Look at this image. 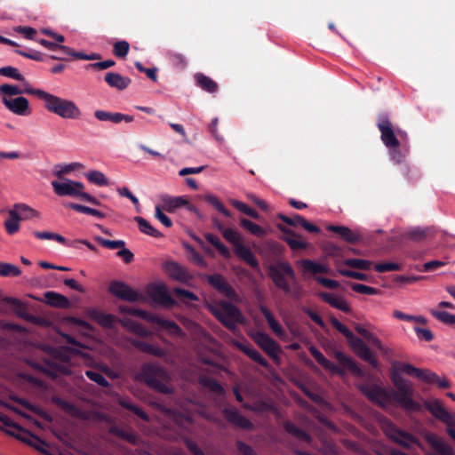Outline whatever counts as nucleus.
Instances as JSON below:
<instances>
[{
	"label": "nucleus",
	"mask_w": 455,
	"mask_h": 455,
	"mask_svg": "<svg viewBox=\"0 0 455 455\" xmlns=\"http://www.w3.org/2000/svg\"><path fill=\"white\" fill-rule=\"evenodd\" d=\"M261 314L266 318L269 328L277 335L281 336L283 334V330L280 323L276 321L271 311L264 305L259 306Z\"/></svg>",
	"instance_id": "obj_43"
},
{
	"label": "nucleus",
	"mask_w": 455,
	"mask_h": 455,
	"mask_svg": "<svg viewBox=\"0 0 455 455\" xmlns=\"http://www.w3.org/2000/svg\"><path fill=\"white\" fill-rule=\"evenodd\" d=\"M237 347L244 353L252 361L258 363L259 365L267 367L268 365L267 361L256 350L253 346L250 343H238Z\"/></svg>",
	"instance_id": "obj_37"
},
{
	"label": "nucleus",
	"mask_w": 455,
	"mask_h": 455,
	"mask_svg": "<svg viewBox=\"0 0 455 455\" xmlns=\"http://www.w3.org/2000/svg\"><path fill=\"white\" fill-rule=\"evenodd\" d=\"M219 307L214 315L228 330L234 331L236 329L238 323H245V317L235 305L226 300H221Z\"/></svg>",
	"instance_id": "obj_7"
},
{
	"label": "nucleus",
	"mask_w": 455,
	"mask_h": 455,
	"mask_svg": "<svg viewBox=\"0 0 455 455\" xmlns=\"http://www.w3.org/2000/svg\"><path fill=\"white\" fill-rule=\"evenodd\" d=\"M434 236V230L431 228L416 227L406 230L401 235L402 240H411L414 243H421Z\"/></svg>",
	"instance_id": "obj_24"
},
{
	"label": "nucleus",
	"mask_w": 455,
	"mask_h": 455,
	"mask_svg": "<svg viewBox=\"0 0 455 455\" xmlns=\"http://www.w3.org/2000/svg\"><path fill=\"white\" fill-rule=\"evenodd\" d=\"M6 433L12 436L16 437L26 444L35 448L36 451L44 455L48 453V451L45 449L47 443L24 428H22L20 433H16L15 431L11 430H7Z\"/></svg>",
	"instance_id": "obj_16"
},
{
	"label": "nucleus",
	"mask_w": 455,
	"mask_h": 455,
	"mask_svg": "<svg viewBox=\"0 0 455 455\" xmlns=\"http://www.w3.org/2000/svg\"><path fill=\"white\" fill-rule=\"evenodd\" d=\"M47 304L59 308H68L70 302L67 297L54 291H47L44 294Z\"/></svg>",
	"instance_id": "obj_41"
},
{
	"label": "nucleus",
	"mask_w": 455,
	"mask_h": 455,
	"mask_svg": "<svg viewBox=\"0 0 455 455\" xmlns=\"http://www.w3.org/2000/svg\"><path fill=\"white\" fill-rule=\"evenodd\" d=\"M344 264L347 267L357 268L360 270H369L371 266V262L362 259H347Z\"/></svg>",
	"instance_id": "obj_61"
},
{
	"label": "nucleus",
	"mask_w": 455,
	"mask_h": 455,
	"mask_svg": "<svg viewBox=\"0 0 455 455\" xmlns=\"http://www.w3.org/2000/svg\"><path fill=\"white\" fill-rule=\"evenodd\" d=\"M311 355L315 358V360L325 370H328L336 374H343V371L337 366L334 363L328 360L323 353L316 348L315 346H310L308 348Z\"/></svg>",
	"instance_id": "obj_29"
},
{
	"label": "nucleus",
	"mask_w": 455,
	"mask_h": 455,
	"mask_svg": "<svg viewBox=\"0 0 455 455\" xmlns=\"http://www.w3.org/2000/svg\"><path fill=\"white\" fill-rule=\"evenodd\" d=\"M424 407L435 418L446 425V433L455 441V419L453 416L446 411L442 403L437 399L426 400L424 401Z\"/></svg>",
	"instance_id": "obj_10"
},
{
	"label": "nucleus",
	"mask_w": 455,
	"mask_h": 455,
	"mask_svg": "<svg viewBox=\"0 0 455 455\" xmlns=\"http://www.w3.org/2000/svg\"><path fill=\"white\" fill-rule=\"evenodd\" d=\"M108 291L112 295L124 301L135 302L140 299V294L122 281H112Z\"/></svg>",
	"instance_id": "obj_15"
},
{
	"label": "nucleus",
	"mask_w": 455,
	"mask_h": 455,
	"mask_svg": "<svg viewBox=\"0 0 455 455\" xmlns=\"http://www.w3.org/2000/svg\"><path fill=\"white\" fill-rule=\"evenodd\" d=\"M109 433L121 438L122 440L128 442L131 444H137L138 443V436L135 434L128 432L117 426L111 427Z\"/></svg>",
	"instance_id": "obj_47"
},
{
	"label": "nucleus",
	"mask_w": 455,
	"mask_h": 455,
	"mask_svg": "<svg viewBox=\"0 0 455 455\" xmlns=\"http://www.w3.org/2000/svg\"><path fill=\"white\" fill-rule=\"evenodd\" d=\"M104 81L108 86L120 91L126 89L132 83L131 78L115 72H108L105 75Z\"/></svg>",
	"instance_id": "obj_30"
},
{
	"label": "nucleus",
	"mask_w": 455,
	"mask_h": 455,
	"mask_svg": "<svg viewBox=\"0 0 455 455\" xmlns=\"http://www.w3.org/2000/svg\"><path fill=\"white\" fill-rule=\"evenodd\" d=\"M359 390L369 401L385 408L390 403V392L378 384L365 382L359 386Z\"/></svg>",
	"instance_id": "obj_13"
},
{
	"label": "nucleus",
	"mask_w": 455,
	"mask_h": 455,
	"mask_svg": "<svg viewBox=\"0 0 455 455\" xmlns=\"http://www.w3.org/2000/svg\"><path fill=\"white\" fill-rule=\"evenodd\" d=\"M283 427L290 435L294 436L295 438L307 443L312 442L311 435L303 429L297 427L293 422L286 420L283 422Z\"/></svg>",
	"instance_id": "obj_38"
},
{
	"label": "nucleus",
	"mask_w": 455,
	"mask_h": 455,
	"mask_svg": "<svg viewBox=\"0 0 455 455\" xmlns=\"http://www.w3.org/2000/svg\"><path fill=\"white\" fill-rule=\"evenodd\" d=\"M331 323L346 337L349 346L362 360L369 363L374 368L378 366V361L362 339L356 337L345 324L335 317L331 318Z\"/></svg>",
	"instance_id": "obj_5"
},
{
	"label": "nucleus",
	"mask_w": 455,
	"mask_h": 455,
	"mask_svg": "<svg viewBox=\"0 0 455 455\" xmlns=\"http://www.w3.org/2000/svg\"><path fill=\"white\" fill-rule=\"evenodd\" d=\"M221 412L224 418L235 427L243 429H251L253 427V424L235 407L226 406Z\"/></svg>",
	"instance_id": "obj_18"
},
{
	"label": "nucleus",
	"mask_w": 455,
	"mask_h": 455,
	"mask_svg": "<svg viewBox=\"0 0 455 455\" xmlns=\"http://www.w3.org/2000/svg\"><path fill=\"white\" fill-rule=\"evenodd\" d=\"M268 275L275 287L299 300L305 295L303 286L298 282L296 273L289 262L278 261L268 267Z\"/></svg>",
	"instance_id": "obj_1"
},
{
	"label": "nucleus",
	"mask_w": 455,
	"mask_h": 455,
	"mask_svg": "<svg viewBox=\"0 0 455 455\" xmlns=\"http://www.w3.org/2000/svg\"><path fill=\"white\" fill-rule=\"evenodd\" d=\"M94 116L100 121H108L114 124H119L123 121L131 123L134 120L133 116L124 115L119 112L112 113L100 109L94 112Z\"/></svg>",
	"instance_id": "obj_28"
},
{
	"label": "nucleus",
	"mask_w": 455,
	"mask_h": 455,
	"mask_svg": "<svg viewBox=\"0 0 455 455\" xmlns=\"http://www.w3.org/2000/svg\"><path fill=\"white\" fill-rule=\"evenodd\" d=\"M0 267V276H19L21 274L20 268L11 263L1 261Z\"/></svg>",
	"instance_id": "obj_58"
},
{
	"label": "nucleus",
	"mask_w": 455,
	"mask_h": 455,
	"mask_svg": "<svg viewBox=\"0 0 455 455\" xmlns=\"http://www.w3.org/2000/svg\"><path fill=\"white\" fill-rule=\"evenodd\" d=\"M68 206L70 209H72V210H74V211H76L77 212H81V213H84V214H89V215L97 217L99 219H104L106 217L105 213H103L102 212L98 211V210L93 209V208H91V207H88V206H85V205H82V204H75V203H70V204H68Z\"/></svg>",
	"instance_id": "obj_51"
},
{
	"label": "nucleus",
	"mask_w": 455,
	"mask_h": 455,
	"mask_svg": "<svg viewBox=\"0 0 455 455\" xmlns=\"http://www.w3.org/2000/svg\"><path fill=\"white\" fill-rule=\"evenodd\" d=\"M204 200L209 204L212 205L216 210L221 212L226 217H231V212L228 211L224 204L219 200V198L212 194L205 195Z\"/></svg>",
	"instance_id": "obj_53"
},
{
	"label": "nucleus",
	"mask_w": 455,
	"mask_h": 455,
	"mask_svg": "<svg viewBox=\"0 0 455 455\" xmlns=\"http://www.w3.org/2000/svg\"><path fill=\"white\" fill-rule=\"evenodd\" d=\"M118 403L122 408H124V409L133 412L140 419H141L145 421L149 420L148 415L140 407H139L136 404H133L128 399H120L118 401Z\"/></svg>",
	"instance_id": "obj_48"
},
{
	"label": "nucleus",
	"mask_w": 455,
	"mask_h": 455,
	"mask_svg": "<svg viewBox=\"0 0 455 455\" xmlns=\"http://www.w3.org/2000/svg\"><path fill=\"white\" fill-rule=\"evenodd\" d=\"M278 228L286 235V236L283 237V241L287 243L292 251L306 250L308 248V243L299 239V235L295 234L290 228L282 225H278Z\"/></svg>",
	"instance_id": "obj_26"
},
{
	"label": "nucleus",
	"mask_w": 455,
	"mask_h": 455,
	"mask_svg": "<svg viewBox=\"0 0 455 455\" xmlns=\"http://www.w3.org/2000/svg\"><path fill=\"white\" fill-rule=\"evenodd\" d=\"M195 80L197 86H199L202 90L209 93H214L219 89L218 84L211 77L205 76L204 74H196Z\"/></svg>",
	"instance_id": "obj_40"
},
{
	"label": "nucleus",
	"mask_w": 455,
	"mask_h": 455,
	"mask_svg": "<svg viewBox=\"0 0 455 455\" xmlns=\"http://www.w3.org/2000/svg\"><path fill=\"white\" fill-rule=\"evenodd\" d=\"M34 235L41 240H55L62 244H65L67 246H70L71 243H69L64 236L52 232H41V231H35Z\"/></svg>",
	"instance_id": "obj_52"
},
{
	"label": "nucleus",
	"mask_w": 455,
	"mask_h": 455,
	"mask_svg": "<svg viewBox=\"0 0 455 455\" xmlns=\"http://www.w3.org/2000/svg\"><path fill=\"white\" fill-rule=\"evenodd\" d=\"M96 241L101 244L103 247L110 249V250H116L120 249L122 250L125 246V243L123 240H108L101 236H97Z\"/></svg>",
	"instance_id": "obj_63"
},
{
	"label": "nucleus",
	"mask_w": 455,
	"mask_h": 455,
	"mask_svg": "<svg viewBox=\"0 0 455 455\" xmlns=\"http://www.w3.org/2000/svg\"><path fill=\"white\" fill-rule=\"evenodd\" d=\"M4 105L12 113L18 116H28L31 113L28 100L24 97L15 99L3 98Z\"/></svg>",
	"instance_id": "obj_22"
},
{
	"label": "nucleus",
	"mask_w": 455,
	"mask_h": 455,
	"mask_svg": "<svg viewBox=\"0 0 455 455\" xmlns=\"http://www.w3.org/2000/svg\"><path fill=\"white\" fill-rule=\"evenodd\" d=\"M426 441L434 450L431 455H455L452 447L435 434L427 435Z\"/></svg>",
	"instance_id": "obj_25"
},
{
	"label": "nucleus",
	"mask_w": 455,
	"mask_h": 455,
	"mask_svg": "<svg viewBox=\"0 0 455 455\" xmlns=\"http://www.w3.org/2000/svg\"><path fill=\"white\" fill-rule=\"evenodd\" d=\"M377 126L380 132V139L387 148H399L401 139L406 137V132L398 130L395 133L393 124L386 115H381L378 118Z\"/></svg>",
	"instance_id": "obj_11"
},
{
	"label": "nucleus",
	"mask_w": 455,
	"mask_h": 455,
	"mask_svg": "<svg viewBox=\"0 0 455 455\" xmlns=\"http://www.w3.org/2000/svg\"><path fill=\"white\" fill-rule=\"evenodd\" d=\"M204 237L208 243H210L212 246L216 248V250L222 257L226 259H228L230 257V251L228 248L220 241V239L217 235L211 233H207L205 234Z\"/></svg>",
	"instance_id": "obj_46"
},
{
	"label": "nucleus",
	"mask_w": 455,
	"mask_h": 455,
	"mask_svg": "<svg viewBox=\"0 0 455 455\" xmlns=\"http://www.w3.org/2000/svg\"><path fill=\"white\" fill-rule=\"evenodd\" d=\"M43 101L44 107L48 112L63 119H79L82 116L80 108L71 100L47 92Z\"/></svg>",
	"instance_id": "obj_4"
},
{
	"label": "nucleus",
	"mask_w": 455,
	"mask_h": 455,
	"mask_svg": "<svg viewBox=\"0 0 455 455\" xmlns=\"http://www.w3.org/2000/svg\"><path fill=\"white\" fill-rule=\"evenodd\" d=\"M123 324L139 336L148 337L149 335V331L140 323L126 320L123 322Z\"/></svg>",
	"instance_id": "obj_60"
},
{
	"label": "nucleus",
	"mask_w": 455,
	"mask_h": 455,
	"mask_svg": "<svg viewBox=\"0 0 455 455\" xmlns=\"http://www.w3.org/2000/svg\"><path fill=\"white\" fill-rule=\"evenodd\" d=\"M235 253L243 260H244L250 267L256 269L259 268V264L253 252L243 245V243H237L235 248Z\"/></svg>",
	"instance_id": "obj_33"
},
{
	"label": "nucleus",
	"mask_w": 455,
	"mask_h": 455,
	"mask_svg": "<svg viewBox=\"0 0 455 455\" xmlns=\"http://www.w3.org/2000/svg\"><path fill=\"white\" fill-rule=\"evenodd\" d=\"M22 82L23 89H21L22 94L27 93L33 95L36 97L37 99L44 100L45 98L47 92L41 90V89H35L32 87V85L29 84L28 81H27L25 78Z\"/></svg>",
	"instance_id": "obj_57"
},
{
	"label": "nucleus",
	"mask_w": 455,
	"mask_h": 455,
	"mask_svg": "<svg viewBox=\"0 0 455 455\" xmlns=\"http://www.w3.org/2000/svg\"><path fill=\"white\" fill-rule=\"evenodd\" d=\"M140 379L150 388L162 394L172 393V388L167 386L169 375L165 369L155 363H144L139 373Z\"/></svg>",
	"instance_id": "obj_3"
},
{
	"label": "nucleus",
	"mask_w": 455,
	"mask_h": 455,
	"mask_svg": "<svg viewBox=\"0 0 455 455\" xmlns=\"http://www.w3.org/2000/svg\"><path fill=\"white\" fill-rule=\"evenodd\" d=\"M164 269L172 279L180 283H188L192 280V275L187 268L176 261H168L164 263Z\"/></svg>",
	"instance_id": "obj_20"
},
{
	"label": "nucleus",
	"mask_w": 455,
	"mask_h": 455,
	"mask_svg": "<svg viewBox=\"0 0 455 455\" xmlns=\"http://www.w3.org/2000/svg\"><path fill=\"white\" fill-rule=\"evenodd\" d=\"M52 186L54 193L60 196H73L81 198V194L84 193L83 191L84 186L82 182L74 181L68 179L64 180L63 182L53 180L52 181Z\"/></svg>",
	"instance_id": "obj_14"
},
{
	"label": "nucleus",
	"mask_w": 455,
	"mask_h": 455,
	"mask_svg": "<svg viewBox=\"0 0 455 455\" xmlns=\"http://www.w3.org/2000/svg\"><path fill=\"white\" fill-rule=\"evenodd\" d=\"M401 371L409 376H413L422 380L427 384H435L440 388H449L451 387L447 379H441L435 372L427 369L417 368L409 363H403Z\"/></svg>",
	"instance_id": "obj_9"
},
{
	"label": "nucleus",
	"mask_w": 455,
	"mask_h": 455,
	"mask_svg": "<svg viewBox=\"0 0 455 455\" xmlns=\"http://www.w3.org/2000/svg\"><path fill=\"white\" fill-rule=\"evenodd\" d=\"M240 225L243 228L247 229L251 234L259 237H262L265 235L264 229L259 225L247 219L242 218L240 220Z\"/></svg>",
	"instance_id": "obj_54"
},
{
	"label": "nucleus",
	"mask_w": 455,
	"mask_h": 455,
	"mask_svg": "<svg viewBox=\"0 0 455 455\" xmlns=\"http://www.w3.org/2000/svg\"><path fill=\"white\" fill-rule=\"evenodd\" d=\"M430 314L434 318H435L439 322L446 325L455 327V315L438 309H431Z\"/></svg>",
	"instance_id": "obj_49"
},
{
	"label": "nucleus",
	"mask_w": 455,
	"mask_h": 455,
	"mask_svg": "<svg viewBox=\"0 0 455 455\" xmlns=\"http://www.w3.org/2000/svg\"><path fill=\"white\" fill-rule=\"evenodd\" d=\"M327 229L338 234L343 240L349 243H355L361 239L359 233L353 231L345 226L330 225L327 227Z\"/></svg>",
	"instance_id": "obj_32"
},
{
	"label": "nucleus",
	"mask_w": 455,
	"mask_h": 455,
	"mask_svg": "<svg viewBox=\"0 0 455 455\" xmlns=\"http://www.w3.org/2000/svg\"><path fill=\"white\" fill-rule=\"evenodd\" d=\"M221 412L224 418L235 427L243 429H251L253 427V424L235 407L226 406Z\"/></svg>",
	"instance_id": "obj_19"
},
{
	"label": "nucleus",
	"mask_w": 455,
	"mask_h": 455,
	"mask_svg": "<svg viewBox=\"0 0 455 455\" xmlns=\"http://www.w3.org/2000/svg\"><path fill=\"white\" fill-rule=\"evenodd\" d=\"M277 217L279 220H283L289 226H301L305 230L313 234H318L320 232V228L317 226L308 222L306 219H304L302 216L299 214H293L292 216L289 217L284 214L279 213Z\"/></svg>",
	"instance_id": "obj_23"
},
{
	"label": "nucleus",
	"mask_w": 455,
	"mask_h": 455,
	"mask_svg": "<svg viewBox=\"0 0 455 455\" xmlns=\"http://www.w3.org/2000/svg\"><path fill=\"white\" fill-rule=\"evenodd\" d=\"M0 76L10 77L18 81H23L24 76L20 73L18 68L12 66L0 68Z\"/></svg>",
	"instance_id": "obj_62"
},
{
	"label": "nucleus",
	"mask_w": 455,
	"mask_h": 455,
	"mask_svg": "<svg viewBox=\"0 0 455 455\" xmlns=\"http://www.w3.org/2000/svg\"><path fill=\"white\" fill-rule=\"evenodd\" d=\"M149 296L157 304L167 307L176 306L175 299L169 294L166 287L163 284L154 285L149 291Z\"/></svg>",
	"instance_id": "obj_21"
},
{
	"label": "nucleus",
	"mask_w": 455,
	"mask_h": 455,
	"mask_svg": "<svg viewBox=\"0 0 455 455\" xmlns=\"http://www.w3.org/2000/svg\"><path fill=\"white\" fill-rule=\"evenodd\" d=\"M131 343L135 348L139 349L140 351H141L143 353L148 354V355H155L157 357H162L165 354L164 350L162 347L153 345V344H149L146 341H142L140 339H133V340H132Z\"/></svg>",
	"instance_id": "obj_35"
},
{
	"label": "nucleus",
	"mask_w": 455,
	"mask_h": 455,
	"mask_svg": "<svg viewBox=\"0 0 455 455\" xmlns=\"http://www.w3.org/2000/svg\"><path fill=\"white\" fill-rule=\"evenodd\" d=\"M317 296L325 303L329 304L331 307L339 309L344 313H350L351 307L348 303L343 299L342 298L336 297L331 293L326 291H320L317 293Z\"/></svg>",
	"instance_id": "obj_27"
},
{
	"label": "nucleus",
	"mask_w": 455,
	"mask_h": 455,
	"mask_svg": "<svg viewBox=\"0 0 455 455\" xmlns=\"http://www.w3.org/2000/svg\"><path fill=\"white\" fill-rule=\"evenodd\" d=\"M130 44L127 41L122 40L114 44L113 53L116 57L124 59L129 53Z\"/></svg>",
	"instance_id": "obj_59"
},
{
	"label": "nucleus",
	"mask_w": 455,
	"mask_h": 455,
	"mask_svg": "<svg viewBox=\"0 0 455 455\" xmlns=\"http://www.w3.org/2000/svg\"><path fill=\"white\" fill-rule=\"evenodd\" d=\"M20 219L12 210L9 211L8 219L4 221V227L9 235H14L20 229Z\"/></svg>",
	"instance_id": "obj_50"
},
{
	"label": "nucleus",
	"mask_w": 455,
	"mask_h": 455,
	"mask_svg": "<svg viewBox=\"0 0 455 455\" xmlns=\"http://www.w3.org/2000/svg\"><path fill=\"white\" fill-rule=\"evenodd\" d=\"M391 380L395 390L389 389L390 402H395L408 411H420L422 410L421 404L412 399L414 393L412 384L397 372L391 374Z\"/></svg>",
	"instance_id": "obj_2"
},
{
	"label": "nucleus",
	"mask_w": 455,
	"mask_h": 455,
	"mask_svg": "<svg viewBox=\"0 0 455 455\" xmlns=\"http://www.w3.org/2000/svg\"><path fill=\"white\" fill-rule=\"evenodd\" d=\"M199 384L209 389L210 391L216 393L218 395H223L225 394L224 387L213 378L203 375L198 379Z\"/></svg>",
	"instance_id": "obj_42"
},
{
	"label": "nucleus",
	"mask_w": 455,
	"mask_h": 455,
	"mask_svg": "<svg viewBox=\"0 0 455 455\" xmlns=\"http://www.w3.org/2000/svg\"><path fill=\"white\" fill-rule=\"evenodd\" d=\"M351 289L357 293L366 295H377L380 292L377 288L357 283H351Z\"/></svg>",
	"instance_id": "obj_64"
},
{
	"label": "nucleus",
	"mask_w": 455,
	"mask_h": 455,
	"mask_svg": "<svg viewBox=\"0 0 455 455\" xmlns=\"http://www.w3.org/2000/svg\"><path fill=\"white\" fill-rule=\"evenodd\" d=\"M119 311L121 313L138 316L148 323H156L159 327L167 330L171 335L177 337H181L184 335L182 329L174 321L164 319L148 311L140 308H132L128 306H120Z\"/></svg>",
	"instance_id": "obj_6"
},
{
	"label": "nucleus",
	"mask_w": 455,
	"mask_h": 455,
	"mask_svg": "<svg viewBox=\"0 0 455 455\" xmlns=\"http://www.w3.org/2000/svg\"><path fill=\"white\" fill-rule=\"evenodd\" d=\"M335 358L338 360V362L343 368L347 369L353 374H355L356 376L363 375V371L357 365V363L351 357L345 355L343 352H340V351L335 352Z\"/></svg>",
	"instance_id": "obj_34"
},
{
	"label": "nucleus",
	"mask_w": 455,
	"mask_h": 455,
	"mask_svg": "<svg viewBox=\"0 0 455 455\" xmlns=\"http://www.w3.org/2000/svg\"><path fill=\"white\" fill-rule=\"evenodd\" d=\"M87 180L95 185L98 186H108V180L106 176L100 171H91L86 173Z\"/></svg>",
	"instance_id": "obj_56"
},
{
	"label": "nucleus",
	"mask_w": 455,
	"mask_h": 455,
	"mask_svg": "<svg viewBox=\"0 0 455 455\" xmlns=\"http://www.w3.org/2000/svg\"><path fill=\"white\" fill-rule=\"evenodd\" d=\"M134 220L138 223L140 232L156 238L163 236V234L155 228L146 219L136 216Z\"/></svg>",
	"instance_id": "obj_44"
},
{
	"label": "nucleus",
	"mask_w": 455,
	"mask_h": 455,
	"mask_svg": "<svg viewBox=\"0 0 455 455\" xmlns=\"http://www.w3.org/2000/svg\"><path fill=\"white\" fill-rule=\"evenodd\" d=\"M298 264L302 267L306 273L312 275L327 274L328 267L325 265L320 264L309 259H304L298 261Z\"/></svg>",
	"instance_id": "obj_39"
},
{
	"label": "nucleus",
	"mask_w": 455,
	"mask_h": 455,
	"mask_svg": "<svg viewBox=\"0 0 455 455\" xmlns=\"http://www.w3.org/2000/svg\"><path fill=\"white\" fill-rule=\"evenodd\" d=\"M89 316L103 328L111 329L116 321L115 315L106 314L99 309L93 308L89 311Z\"/></svg>",
	"instance_id": "obj_31"
},
{
	"label": "nucleus",
	"mask_w": 455,
	"mask_h": 455,
	"mask_svg": "<svg viewBox=\"0 0 455 455\" xmlns=\"http://www.w3.org/2000/svg\"><path fill=\"white\" fill-rule=\"evenodd\" d=\"M382 431L385 435L397 445L410 450L412 445H419V439L412 434L399 428L389 419L382 422Z\"/></svg>",
	"instance_id": "obj_8"
},
{
	"label": "nucleus",
	"mask_w": 455,
	"mask_h": 455,
	"mask_svg": "<svg viewBox=\"0 0 455 455\" xmlns=\"http://www.w3.org/2000/svg\"><path fill=\"white\" fill-rule=\"evenodd\" d=\"M204 278L214 290L230 301L240 303L242 299L221 274L205 275Z\"/></svg>",
	"instance_id": "obj_12"
},
{
	"label": "nucleus",
	"mask_w": 455,
	"mask_h": 455,
	"mask_svg": "<svg viewBox=\"0 0 455 455\" xmlns=\"http://www.w3.org/2000/svg\"><path fill=\"white\" fill-rule=\"evenodd\" d=\"M161 200L163 202L162 209L168 212H173L176 209L188 204V200L183 196L164 195L161 196Z\"/></svg>",
	"instance_id": "obj_36"
},
{
	"label": "nucleus",
	"mask_w": 455,
	"mask_h": 455,
	"mask_svg": "<svg viewBox=\"0 0 455 455\" xmlns=\"http://www.w3.org/2000/svg\"><path fill=\"white\" fill-rule=\"evenodd\" d=\"M12 210L16 212L20 220H30L38 217V212L36 210L23 204H15Z\"/></svg>",
	"instance_id": "obj_45"
},
{
	"label": "nucleus",
	"mask_w": 455,
	"mask_h": 455,
	"mask_svg": "<svg viewBox=\"0 0 455 455\" xmlns=\"http://www.w3.org/2000/svg\"><path fill=\"white\" fill-rule=\"evenodd\" d=\"M85 376L90 380L97 383L99 386L102 387H108L110 386L109 382L106 379V378L98 371L86 370Z\"/></svg>",
	"instance_id": "obj_55"
},
{
	"label": "nucleus",
	"mask_w": 455,
	"mask_h": 455,
	"mask_svg": "<svg viewBox=\"0 0 455 455\" xmlns=\"http://www.w3.org/2000/svg\"><path fill=\"white\" fill-rule=\"evenodd\" d=\"M253 340L271 358H277L280 351L278 343L270 338L267 333L259 331L253 335Z\"/></svg>",
	"instance_id": "obj_17"
}]
</instances>
